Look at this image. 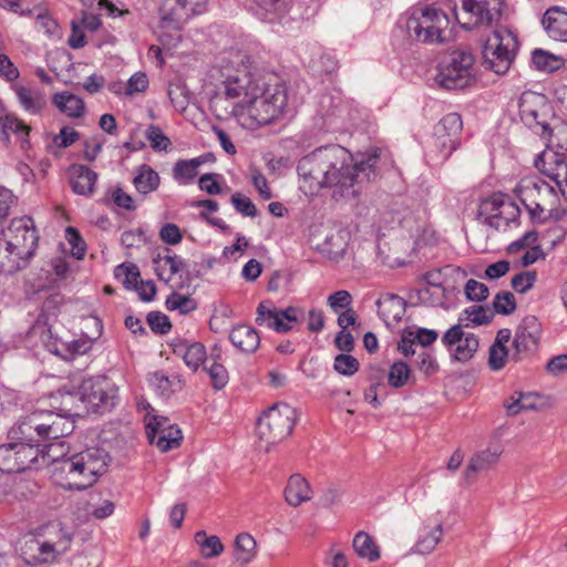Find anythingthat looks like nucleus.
Segmentation results:
<instances>
[{
    "instance_id": "1",
    "label": "nucleus",
    "mask_w": 567,
    "mask_h": 567,
    "mask_svg": "<svg viewBox=\"0 0 567 567\" xmlns=\"http://www.w3.org/2000/svg\"><path fill=\"white\" fill-rule=\"evenodd\" d=\"M379 157V151L371 150L353 163L351 154L340 145L316 148L298 162L300 188L311 195L328 188L334 199H357L363 185L378 177Z\"/></svg>"
},
{
    "instance_id": "2",
    "label": "nucleus",
    "mask_w": 567,
    "mask_h": 567,
    "mask_svg": "<svg viewBox=\"0 0 567 567\" xmlns=\"http://www.w3.org/2000/svg\"><path fill=\"white\" fill-rule=\"evenodd\" d=\"M47 451L40 455L48 456L56 462L60 458V471L65 474V482L60 484L64 489L83 491L92 486L107 466V453L97 446L85 450L66 457L64 441H56L45 446Z\"/></svg>"
},
{
    "instance_id": "3",
    "label": "nucleus",
    "mask_w": 567,
    "mask_h": 567,
    "mask_svg": "<svg viewBox=\"0 0 567 567\" xmlns=\"http://www.w3.org/2000/svg\"><path fill=\"white\" fill-rule=\"evenodd\" d=\"M515 190L533 223L543 224L549 218H560L558 194L547 182L536 176L525 177Z\"/></svg>"
},
{
    "instance_id": "4",
    "label": "nucleus",
    "mask_w": 567,
    "mask_h": 567,
    "mask_svg": "<svg viewBox=\"0 0 567 567\" xmlns=\"http://www.w3.org/2000/svg\"><path fill=\"white\" fill-rule=\"evenodd\" d=\"M450 18L434 4L414 7L405 22L409 37L422 43H441L451 38Z\"/></svg>"
},
{
    "instance_id": "5",
    "label": "nucleus",
    "mask_w": 567,
    "mask_h": 567,
    "mask_svg": "<svg viewBox=\"0 0 567 567\" xmlns=\"http://www.w3.org/2000/svg\"><path fill=\"white\" fill-rule=\"evenodd\" d=\"M50 534L59 536V540L53 538H42V536H30L25 538L20 547V555L25 565L38 566L49 564L55 560L59 555L69 550L73 534L65 527L54 525L50 528Z\"/></svg>"
},
{
    "instance_id": "6",
    "label": "nucleus",
    "mask_w": 567,
    "mask_h": 567,
    "mask_svg": "<svg viewBox=\"0 0 567 567\" xmlns=\"http://www.w3.org/2000/svg\"><path fill=\"white\" fill-rule=\"evenodd\" d=\"M118 399L117 386L106 377L84 379L78 388V401L83 413L111 412L117 405Z\"/></svg>"
},
{
    "instance_id": "7",
    "label": "nucleus",
    "mask_w": 567,
    "mask_h": 567,
    "mask_svg": "<svg viewBox=\"0 0 567 567\" xmlns=\"http://www.w3.org/2000/svg\"><path fill=\"white\" fill-rule=\"evenodd\" d=\"M296 410L287 403L270 406L257 422V435L267 447L275 445L290 435L296 423Z\"/></svg>"
},
{
    "instance_id": "8",
    "label": "nucleus",
    "mask_w": 567,
    "mask_h": 567,
    "mask_svg": "<svg viewBox=\"0 0 567 567\" xmlns=\"http://www.w3.org/2000/svg\"><path fill=\"white\" fill-rule=\"evenodd\" d=\"M518 49L516 35L507 28L496 29L482 50V65L486 71H508Z\"/></svg>"
},
{
    "instance_id": "9",
    "label": "nucleus",
    "mask_w": 567,
    "mask_h": 567,
    "mask_svg": "<svg viewBox=\"0 0 567 567\" xmlns=\"http://www.w3.org/2000/svg\"><path fill=\"white\" fill-rule=\"evenodd\" d=\"M503 0H454L452 11L456 22L466 30L489 25L502 14Z\"/></svg>"
},
{
    "instance_id": "10",
    "label": "nucleus",
    "mask_w": 567,
    "mask_h": 567,
    "mask_svg": "<svg viewBox=\"0 0 567 567\" xmlns=\"http://www.w3.org/2000/svg\"><path fill=\"white\" fill-rule=\"evenodd\" d=\"M463 122L457 113H449L434 125L433 135L429 144L431 159L446 161L460 146Z\"/></svg>"
},
{
    "instance_id": "11",
    "label": "nucleus",
    "mask_w": 567,
    "mask_h": 567,
    "mask_svg": "<svg viewBox=\"0 0 567 567\" xmlns=\"http://www.w3.org/2000/svg\"><path fill=\"white\" fill-rule=\"evenodd\" d=\"M43 451L22 441L0 445V471L20 473L30 468Z\"/></svg>"
},
{
    "instance_id": "12",
    "label": "nucleus",
    "mask_w": 567,
    "mask_h": 567,
    "mask_svg": "<svg viewBox=\"0 0 567 567\" xmlns=\"http://www.w3.org/2000/svg\"><path fill=\"white\" fill-rule=\"evenodd\" d=\"M249 114L259 125H267L278 118L287 105V94L282 86H276L272 92L262 91L250 100Z\"/></svg>"
},
{
    "instance_id": "13",
    "label": "nucleus",
    "mask_w": 567,
    "mask_h": 567,
    "mask_svg": "<svg viewBox=\"0 0 567 567\" xmlns=\"http://www.w3.org/2000/svg\"><path fill=\"white\" fill-rule=\"evenodd\" d=\"M540 336L539 320L535 316L525 317L516 328L511 360L520 362L534 355L538 350Z\"/></svg>"
},
{
    "instance_id": "14",
    "label": "nucleus",
    "mask_w": 567,
    "mask_h": 567,
    "mask_svg": "<svg viewBox=\"0 0 567 567\" xmlns=\"http://www.w3.org/2000/svg\"><path fill=\"white\" fill-rule=\"evenodd\" d=\"M256 322L266 326L279 333H286L293 328V323L303 319L305 312L300 308L289 307L277 309L271 302H260L256 310Z\"/></svg>"
},
{
    "instance_id": "15",
    "label": "nucleus",
    "mask_w": 567,
    "mask_h": 567,
    "mask_svg": "<svg viewBox=\"0 0 567 567\" xmlns=\"http://www.w3.org/2000/svg\"><path fill=\"white\" fill-rule=\"evenodd\" d=\"M2 236L0 241L6 243L10 248L22 251L24 256H34L39 235L30 217L12 219Z\"/></svg>"
},
{
    "instance_id": "16",
    "label": "nucleus",
    "mask_w": 567,
    "mask_h": 567,
    "mask_svg": "<svg viewBox=\"0 0 567 567\" xmlns=\"http://www.w3.org/2000/svg\"><path fill=\"white\" fill-rule=\"evenodd\" d=\"M228 99L245 97L247 102L262 93L265 82L260 73H220Z\"/></svg>"
},
{
    "instance_id": "17",
    "label": "nucleus",
    "mask_w": 567,
    "mask_h": 567,
    "mask_svg": "<svg viewBox=\"0 0 567 567\" xmlns=\"http://www.w3.org/2000/svg\"><path fill=\"white\" fill-rule=\"evenodd\" d=\"M441 341L447 349H453L452 357L460 362L471 360L480 344L478 338L474 333H465L461 323L452 326Z\"/></svg>"
},
{
    "instance_id": "18",
    "label": "nucleus",
    "mask_w": 567,
    "mask_h": 567,
    "mask_svg": "<svg viewBox=\"0 0 567 567\" xmlns=\"http://www.w3.org/2000/svg\"><path fill=\"white\" fill-rule=\"evenodd\" d=\"M146 435L151 444L162 452H167L179 445L182 432L176 425L167 424V419L153 415L146 422Z\"/></svg>"
},
{
    "instance_id": "19",
    "label": "nucleus",
    "mask_w": 567,
    "mask_h": 567,
    "mask_svg": "<svg viewBox=\"0 0 567 567\" xmlns=\"http://www.w3.org/2000/svg\"><path fill=\"white\" fill-rule=\"evenodd\" d=\"M39 421V416H33L32 413L24 416L10 430V437L40 449V442L47 440V427Z\"/></svg>"
},
{
    "instance_id": "20",
    "label": "nucleus",
    "mask_w": 567,
    "mask_h": 567,
    "mask_svg": "<svg viewBox=\"0 0 567 567\" xmlns=\"http://www.w3.org/2000/svg\"><path fill=\"white\" fill-rule=\"evenodd\" d=\"M547 109L543 96L526 94L522 99L520 114L523 121L530 127L540 126L543 134H546L549 127L545 118Z\"/></svg>"
},
{
    "instance_id": "21",
    "label": "nucleus",
    "mask_w": 567,
    "mask_h": 567,
    "mask_svg": "<svg viewBox=\"0 0 567 567\" xmlns=\"http://www.w3.org/2000/svg\"><path fill=\"white\" fill-rule=\"evenodd\" d=\"M536 166L544 175L555 182L561 196L567 202V162L558 158L557 155H553L548 158L547 154H543L539 159L536 161Z\"/></svg>"
},
{
    "instance_id": "22",
    "label": "nucleus",
    "mask_w": 567,
    "mask_h": 567,
    "mask_svg": "<svg viewBox=\"0 0 567 567\" xmlns=\"http://www.w3.org/2000/svg\"><path fill=\"white\" fill-rule=\"evenodd\" d=\"M12 90L22 109L30 114H39L47 105L44 93L37 86L14 83Z\"/></svg>"
},
{
    "instance_id": "23",
    "label": "nucleus",
    "mask_w": 567,
    "mask_h": 567,
    "mask_svg": "<svg viewBox=\"0 0 567 567\" xmlns=\"http://www.w3.org/2000/svg\"><path fill=\"white\" fill-rule=\"evenodd\" d=\"M96 179L97 174L85 165L74 164L70 167V184L78 195H92Z\"/></svg>"
},
{
    "instance_id": "24",
    "label": "nucleus",
    "mask_w": 567,
    "mask_h": 567,
    "mask_svg": "<svg viewBox=\"0 0 567 567\" xmlns=\"http://www.w3.org/2000/svg\"><path fill=\"white\" fill-rule=\"evenodd\" d=\"M542 24L549 38L555 41L567 42V12L559 8L548 9Z\"/></svg>"
},
{
    "instance_id": "25",
    "label": "nucleus",
    "mask_w": 567,
    "mask_h": 567,
    "mask_svg": "<svg viewBox=\"0 0 567 567\" xmlns=\"http://www.w3.org/2000/svg\"><path fill=\"white\" fill-rule=\"evenodd\" d=\"M284 493L286 502L293 507L312 498V489L308 481L300 474H293L289 477Z\"/></svg>"
},
{
    "instance_id": "26",
    "label": "nucleus",
    "mask_w": 567,
    "mask_h": 567,
    "mask_svg": "<svg viewBox=\"0 0 567 567\" xmlns=\"http://www.w3.org/2000/svg\"><path fill=\"white\" fill-rule=\"evenodd\" d=\"M229 340L235 348L246 353L255 352L260 344L257 330L246 324L234 327L229 333Z\"/></svg>"
},
{
    "instance_id": "27",
    "label": "nucleus",
    "mask_w": 567,
    "mask_h": 567,
    "mask_svg": "<svg viewBox=\"0 0 567 567\" xmlns=\"http://www.w3.org/2000/svg\"><path fill=\"white\" fill-rule=\"evenodd\" d=\"M214 66L220 70L233 69L239 71V69L254 68L255 61L246 52L239 49H228L219 52L215 56Z\"/></svg>"
},
{
    "instance_id": "28",
    "label": "nucleus",
    "mask_w": 567,
    "mask_h": 567,
    "mask_svg": "<svg viewBox=\"0 0 567 567\" xmlns=\"http://www.w3.org/2000/svg\"><path fill=\"white\" fill-rule=\"evenodd\" d=\"M377 305L386 326L398 323L405 313V300L396 295H385Z\"/></svg>"
},
{
    "instance_id": "29",
    "label": "nucleus",
    "mask_w": 567,
    "mask_h": 567,
    "mask_svg": "<svg viewBox=\"0 0 567 567\" xmlns=\"http://www.w3.org/2000/svg\"><path fill=\"white\" fill-rule=\"evenodd\" d=\"M32 256H24L22 251L10 248L6 243L0 241V274L12 275L25 268Z\"/></svg>"
},
{
    "instance_id": "30",
    "label": "nucleus",
    "mask_w": 567,
    "mask_h": 567,
    "mask_svg": "<svg viewBox=\"0 0 567 567\" xmlns=\"http://www.w3.org/2000/svg\"><path fill=\"white\" fill-rule=\"evenodd\" d=\"M52 103L61 113L73 118L81 117L85 111L83 100L68 91L55 93Z\"/></svg>"
},
{
    "instance_id": "31",
    "label": "nucleus",
    "mask_w": 567,
    "mask_h": 567,
    "mask_svg": "<svg viewBox=\"0 0 567 567\" xmlns=\"http://www.w3.org/2000/svg\"><path fill=\"white\" fill-rule=\"evenodd\" d=\"M501 455V450L497 447L486 449L476 453L468 462L464 476L470 480L473 474L484 472L493 467Z\"/></svg>"
},
{
    "instance_id": "32",
    "label": "nucleus",
    "mask_w": 567,
    "mask_h": 567,
    "mask_svg": "<svg viewBox=\"0 0 567 567\" xmlns=\"http://www.w3.org/2000/svg\"><path fill=\"white\" fill-rule=\"evenodd\" d=\"M352 547L359 558L367 559L371 563L380 559V547L373 537L363 530H360L354 535Z\"/></svg>"
},
{
    "instance_id": "33",
    "label": "nucleus",
    "mask_w": 567,
    "mask_h": 567,
    "mask_svg": "<svg viewBox=\"0 0 567 567\" xmlns=\"http://www.w3.org/2000/svg\"><path fill=\"white\" fill-rule=\"evenodd\" d=\"M473 51L464 45L449 51L444 63L449 71H470L475 63Z\"/></svg>"
},
{
    "instance_id": "34",
    "label": "nucleus",
    "mask_w": 567,
    "mask_h": 567,
    "mask_svg": "<svg viewBox=\"0 0 567 567\" xmlns=\"http://www.w3.org/2000/svg\"><path fill=\"white\" fill-rule=\"evenodd\" d=\"M174 352L181 355L186 365L193 370H197L198 367L203 364L206 359L205 347L199 342H182L175 346Z\"/></svg>"
},
{
    "instance_id": "35",
    "label": "nucleus",
    "mask_w": 567,
    "mask_h": 567,
    "mask_svg": "<svg viewBox=\"0 0 567 567\" xmlns=\"http://www.w3.org/2000/svg\"><path fill=\"white\" fill-rule=\"evenodd\" d=\"M33 336H39L44 347L52 353L59 354V338L53 332V326L48 322V318L44 315H40L35 323L31 328Z\"/></svg>"
},
{
    "instance_id": "36",
    "label": "nucleus",
    "mask_w": 567,
    "mask_h": 567,
    "mask_svg": "<svg viewBox=\"0 0 567 567\" xmlns=\"http://www.w3.org/2000/svg\"><path fill=\"white\" fill-rule=\"evenodd\" d=\"M435 85L445 90H460L471 86L476 81V73H436Z\"/></svg>"
},
{
    "instance_id": "37",
    "label": "nucleus",
    "mask_w": 567,
    "mask_h": 567,
    "mask_svg": "<svg viewBox=\"0 0 567 567\" xmlns=\"http://www.w3.org/2000/svg\"><path fill=\"white\" fill-rule=\"evenodd\" d=\"M565 59L544 49L532 51V66L537 71H559L565 68Z\"/></svg>"
},
{
    "instance_id": "38",
    "label": "nucleus",
    "mask_w": 567,
    "mask_h": 567,
    "mask_svg": "<svg viewBox=\"0 0 567 567\" xmlns=\"http://www.w3.org/2000/svg\"><path fill=\"white\" fill-rule=\"evenodd\" d=\"M234 547L235 560L241 565L249 564L256 556L257 543L248 533L237 535Z\"/></svg>"
},
{
    "instance_id": "39",
    "label": "nucleus",
    "mask_w": 567,
    "mask_h": 567,
    "mask_svg": "<svg viewBox=\"0 0 567 567\" xmlns=\"http://www.w3.org/2000/svg\"><path fill=\"white\" fill-rule=\"evenodd\" d=\"M494 318V311L484 306H471L465 308L458 318V323L468 327L470 324L483 326L489 323Z\"/></svg>"
},
{
    "instance_id": "40",
    "label": "nucleus",
    "mask_w": 567,
    "mask_h": 567,
    "mask_svg": "<svg viewBox=\"0 0 567 567\" xmlns=\"http://www.w3.org/2000/svg\"><path fill=\"white\" fill-rule=\"evenodd\" d=\"M133 184L140 194L146 195L159 186V175L148 165L140 166Z\"/></svg>"
},
{
    "instance_id": "41",
    "label": "nucleus",
    "mask_w": 567,
    "mask_h": 567,
    "mask_svg": "<svg viewBox=\"0 0 567 567\" xmlns=\"http://www.w3.org/2000/svg\"><path fill=\"white\" fill-rule=\"evenodd\" d=\"M518 216V206L512 200H508L496 215L488 217L485 225H488L496 230H505L511 223H515L517 220Z\"/></svg>"
},
{
    "instance_id": "42",
    "label": "nucleus",
    "mask_w": 567,
    "mask_h": 567,
    "mask_svg": "<svg viewBox=\"0 0 567 567\" xmlns=\"http://www.w3.org/2000/svg\"><path fill=\"white\" fill-rule=\"evenodd\" d=\"M347 249V241L340 230H331L320 245V250L330 259H338L343 256Z\"/></svg>"
},
{
    "instance_id": "43",
    "label": "nucleus",
    "mask_w": 567,
    "mask_h": 567,
    "mask_svg": "<svg viewBox=\"0 0 567 567\" xmlns=\"http://www.w3.org/2000/svg\"><path fill=\"white\" fill-rule=\"evenodd\" d=\"M200 161L198 159H179L173 167V176L179 184H189L198 174Z\"/></svg>"
},
{
    "instance_id": "44",
    "label": "nucleus",
    "mask_w": 567,
    "mask_h": 567,
    "mask_svg": "<svg viewBox=\"0 0 567 567\" xmlns=\"http://www.w3.org/2000/svg\"><path fill=\"white\" fill-rule=\"evenodd\" d=\"M195 542L200 548V553L205 558H213L219 556L224 550L219 537L213 535L207 536L204 530L195 534Z\"/></svg>"
},
{
    "instance_id": "45",
    "label": "nucleus",
    "mask_w": 567,
    "mask_h": 567,
    "mask_svg": "<svg viewBox=\"0 0 567 567\" xmlns=\"http://www.w3.org/2000/svg\"><path fill=\"white\" fill-rule=\"evenodd\" d=\"M511 198L502 193L493 194L491 197L481 202L477 216L483 224L487 223L489 216L496 215L506 202Z\"/></svg>"
},
{
    "instance_id": "46",
    "label": "nucleus",
    "mask_w": 567,
    "mask_h": 567,
    "mask_svg": "<svg viewBox=\"0 0 567 567\" xmlns=\"http://www.w3.org/2000/svg\"><path fill=\"white\" fill-rule=\"evenodd\" d=\"M47 427V440H56L69 435L73 432L74 425L73 422L69 420L65 415L58 414L56 417H53L50 424H45Z\"/></svg>"
},
{
    "instance_id": "47",
    "label": "nucleus",
    "mask_w": 567,
    "mask_h": 567,
    "mask_svg": "<svg viewBox=\"0 0 567 567\" xmlns=\"http://www.w3.org/2000/svg\"><path fill=\"white\" fill-rule=\"evenodd\" d=\"M443 535L442 525L435 526L425 536L420 538L412 548V553L429 555L431 554L436 545L441 542Z\"/></svg>"
},
{
    "instance_id": "48",
    "label": "nucleus",
    "mask_w": 567,
    "mask_h": 567,
    "mask_svg": "<svg viewBox=\"0 0 567 567\" xmlns=\"http://www.w3.org/2000/svg\"><path fill=\"white\" fill-rule=\"evenodd\" d=\"M166 308L169 311H178L181 315H187L192 311H194L197 307L196 301L185 295H182L179 292H172L167 299H166Z\"/></svg>"
},
{
    "instance_id": "49",
    "label": "nucleus",
    "mask_w": 567,
    "mask_h": 567,
    "mask_svg": "<svg viewBox=\"0 0 567 567\" xmlns=\"http://www.w3.org/2000/svg\"><path fill=\"white\" fill-rule=\"evenodd\" d=\"M29 131L30 127L14 115L9 114L0 117V132H2L6 138H9L10 133L23 138L29 135Z\"/></svg>"
},
{
    "instance_id": "50",
    "label": "nucleus",
    "mask_w": 567,
    "mask_h": 567,
    "mask_svg": "<svg viewBox=\"0 0 567 567\" xmlns=\"http://www.w3.org/2000/svg\"><path fill=\"white\" fill-rule=\"evenodd\" d=\"M115 277L122 280L126 289H133L140 281V270L134 264H122L115 268Z\"/></svg>"
},
{
    "instance_id": "51",
    "label": "nucleus",
    "mask_w": 567,
    "mask_h": 567,
    "mask_svg": "<svg viewBox=\"0 0 567 567\" xmlns=\"http://www.w3.org/2000/svg\"><path fill=\"white\" fill-rule=\"evenodd\" d=\"M411 370L403 361L394 362L389 371L388 381L393 388L405 385L410 379Z\"/></svg>"
},
{
    "instance_id": "52",
    "label": "nucleus",
    "mask_w": 567,
    "mask_h": 567,
    "mask_svg": "<svg viewBox=\"0 0 567 567\" xmlns=\"http://www.w3.org/2000/svg\"><path fill=\"white\" fill-rule=\"evenodd\" d=\"M61 396V414L66 417L81 415L83 413L82 405L78 401V389L73 392H60Z\"/></svg>"
},
{
    "instance_id": "53",
    "label": "nucleus",
    "mask_w": 567,
    "mask_h": 567,
    "mask_svg": "<svg viewBox=\"0 0 567 567\" xmlns=\"http://www.w3.org/2000/svg\"><path fill=\"white\" fill-rule=\"evenodd\" d=\"M35 25L38 30L43 31L50 38H60L61 35L58 22L47 10L37 13Z\"/></svg>"
},
{
    "instance_id": "54",
    "label": "nucleus",
    "mask_w": 567,
    "mask_h": 567,
    "mask_svg": "<svg viewBox=\"0 0 567 567\" xmlns=\"http://www.w3.org/2000/svg\"><path fill=\"white\" fill-rule=\"evenodd\" d=\"M516 309L515 297L509 291L498 292L493 300V311L499 315H511Z\"/></svg>"
},
{
    "instance_id": "55",
    "label": "nucleus",
    "mask_w": 567,
    "mask_h": 567,
    "mask_svg": "<svg viewBox=\"0 0 567 567\" xmlns=\"http://www.w3.org/2000/svg\"><path fill=\"white\" fill-rule=\"evenodd\" d=\"M511 359V353L507 347L492 344L488 351V365L493 371L502 370L507 360Z\"/></svg>"
},
{
    "instance_id": "56",
    "label": "nucleus",
    "mask_w": 567,
    "mask_h": 567,
    "mask_svg": "<svg viewBox=\"0 0 567 567\" xmlns=\"http://www.w3.org/2000/svg\"><path fill=\"white\" fill-rule=\"evenodd\" d=\"M65 238L71 246V252L76 259H82L86 251V245L82 239L80 233L74 228L69 226L65 229Z\"/></svg>"
},
{
    "instance_id": "57",
    "label": "nucleus",
    "mask_w": 567,
    "mask_h": 567,
    "mask_svg": "<svg viewBox=\"0 0 567 567\" xmlns=\"http://www.w3.org/2000/svg\"><path fill=\"white\" fill-rule=\"evenodd\" d=\"M146 138L151 143L152 148L156 152L166 151L171 145L169 138L155 125L148 126Z\"/></svg>"
},
{
    "instance_id": "58",
    "label": "nucleus",
    "mask_w": 567,
    "mask_h": 567,
    "mask_svg": "<svg viewBox=\"0 0 567 567\" xmlns=\"http://www.w3.org/2000/svg\"><path fill=\"white\" fill-rule=\"evenodd\" d=\"M204 369L207 371L215 389L220 390L227 384L228 372L223 364L213 362L209 365L206 364Z\"/></svg>"
},
{
    "instance_id": "59",
    "label": "nucleus",
    "mask_w": 567,
    "mask_h": 567,
    "mask_svg": "<svg viewBox=\"0 0 567 567\" xmlns=\"http://www.w3.org/2000/svg\"><path fill=\"white\" fill-rule=\"evenodd\" d=\"M333 368L340 374L352 375L358 371L359 362L354 357L341 353L336 357Z\"/></svg>"
},
{
    "instance_id": "60",
    "label": "nucleus",
    "mask_w": 567,
    "mask_h": 567,
    "mask_svg": "<svg viewBox=\"0 0 567 567\" xmlns=\"http://www.w3.org/2000/svg\"><path fill=\"white\" fill-rule=\"evenodd\" d=\"M465 296L471 301H483L488 297V288L485 284L470 279L464 287Z\"/></svg>"
},
{
    "instance_id": "61",
    "label": "nucleus",
    "mask_w": 567,
    "mask_h": 567,
    "mask_svg": "<svg viewBox=\"0 0 567 567\" xmlns=\"http://www.w3.org/2000/svg\"><path fill=\"white\" fill-rule=\"evenodd\" d=\"M413 363L425 375H432L439 370L437 362L425 349H420Z\"/></svg>"
},
{
    "instance_id": "62",
    "label": "nucleus",
    "mask_w": 567,
    "mask_h": 567,
    "mask_svg": "<svg viewBox=\"0 0 567 567\" xmlns=\"http://www.w3.org/2000/svg\"><path fill=\"white\" fill-rule=\"evenodd\" d=\"M230 202L235 209L246 217H255L257 215V208L250 198L241 195L240 193H235L230 197Z\"/></svg>"
},
{
    "instance_id": "63",
    "label": "nucleus",
    "mask_w": 567,
    "mask_h": 567,
    "mask_svg": "<svg viewBox=\"0 0 567 567\" xmlns=\"http://www.w3.org/2000/svg\"><path fill=\"white\" fill-rule=\"evenodd\" d=\"M536 281V274L534 271H522L515 275L512 279V287L518 293H525L533 288Z\"/></svg>"
},
{
    "instance_id": "64",
    "label": "nucleus",
    "mask_w": 567,
    "mask_h": 567,
    "mask_svg": "<svg viewBox=\"0 0 567 567\" xmlns=\"http://www.w3.org/2000/svg\"><path fill=\"white\" fill-rule=\"evenodd\" d=\"M147 323L155 333L165 334L171 330V322L166 315L152 311L147 315Z\"/></svg>"
}]
</instances>
